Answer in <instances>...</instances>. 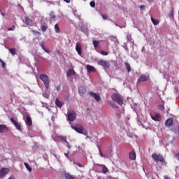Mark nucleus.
I'll use <instances>...</instances> for the list:
<instances>
[{"label": "nucleus", "instance_id": "obj_1", "mask_svg": "<svg viewBox=\"0 0 179 179\" xmlns=\"http://www.w3.org/2000/svg\"><path fill=\"white\" fill-rule=\"evenodd\" d=\"M73 129H74L76 132H78V134H82L83 135H85L87 136L88 134L87 131L83 128V126L81 124H75L74 126H72Z\"/></svg>", "mask_w": 179, "mask_h": 179}, {"label": "nucleus", "instance_id": "obj_2", "mask_svg": "<svg viewBox=\"0 0 179 179\" xmlns=\"http://www.w3.org/2000/svg\"><path fill=\"white\" fill-rule=\"evenodd\" d=\"M111 99L113 101H115V103H117L119 104V106H122L124 104V100L122 99V97L120 96V94H113L111 96Z\"/></svg>", "mask_w": 179, "mask_h": 179}, {"label": "nucleus", "instance_id": "obj_3", "mask_svg": "<svg viewBox=\"0 0 179 179\" xmlns=\"http://www.w3.org/2000/svg\"><path fill=\"white\" fill-rule=\"evenodd\" d=\"M40 79L43 83L45 89H49L50 87V78H48V76L46 74H41L40 75Z\"/></svg>", "mask_w": 179, "mask_h": 179}, {"label": "nucleus", "instance_id": "obj_4", "mask_svg": "<svg viewBox=\"0 0 179 179\" xmlns=\"http://www.w3.org/2000/svg\"><path fill=\"white\" fill-rule=\"evenodd\" d=\"M67 120L70 122H73L76 120V112L73 110H71L70 112H68L67 113Z\"/></svg>", "mask_w": 179, "mask_h": 179}, {"label": "nucleus", "instance_id": "obj_5", "mask_svg": "<svg viewBox=\"0 0 179 179\" xmlns=\"http://www.w3.org/2000/svg\"><path fill=\"white\" fill-rule=\"evenodd\" d=\"M152 159H153L155 162H159L160 163H164V157L163 155L160 154H152L151 155Z\"/></svg>", "mask_w": 179, "mask_h": 179}, {"label": "nucleus", "instance_id": "obj_6", "mask_svg": "<svg viewBox=\"0 0 179 179\" xmlns=\"http://www.w3.org/2000/svg\"><path fill=\"white\" fill-rule=\"evenodd\" d=\"M24 115H26V125H27V127H31V125H33V121L31 120V117H30V115H29V113H27V112H25V115H24Z\"/></svg>", "mask_w": 179, "mask_h": 179}, {"label": "nucleus", "instance_id": "obj_7", "mask_svg": "<svg viewBox=\"0 0 179 179\" xmlns=\"http://www.w3.org/2000/svg\"><path fill=\"white\" fill-rule=\"evenodd\" d=\"M99 65H101V66H103V68H110V62L106 61V60H99L98 62Z\"/></svg>", "mask_w": 179, "mask_h": 179}, {"label": "nucleus", "instance_id": "obj_8", "mask_svg": "<svg viewBox=\"0 0 179 179\" xmlns=\"http://www.w3.org/2000/svg\"><path fill=\"white\" fill-rule=\"evenodd\" d=\"M147 80H149V76L143 74L139 76L137 82L138 83H141V82H146Z\"/></svg>", "mask_w": 179, "mask_h": 179}, {"label": "nucleus", "instance_id": "obj_9", "mask_svg": "<svg viewBox=\"0 0 179 179\" xmlns=\"http://www.w3.org/2000/svg\"><path fill=\"white\" fill-rule=\"evenodd\" d=\"M89 94L91 97H93L96 100V101H100L101 100V98L100 97V95L99 94L94 93L93 92H90Z\"/></svg>", "mask_w": 179, "mask_h": 179}, {"label": "nucleus", "instance_id": "obj_10", "mask_svg": "<svg viewBox=\"0 0 179 179\" xmlns=\"http://www.w3.org/2000/svg\"><path fill=\"white\" fill-rule=\"evenodd\" d=\"M10 121L12 122V124H13L18 131H22V127L18 122H16V120H15V119L10 118Z\"/></svg>", "mask_w": 179, "mask_h": 179}, {"label": "nucleus", "instance_id": "obj_11", "mask_svg": "<svg viewBox=\"0 0 179 179\" xmlns=\"http://www.w3.org/2000/svg\"><path fill=\"white\" fill-rule=\"evenodd\" d=\"M92 44L94 45V48H95L97 52L100 51V41H93Z\"/></svg>", "mask_w": 179, "mask_h": 179}, {"label": "nucleus", "instance_id": "obj_12", "mask_svg": "<svg viewBox=\"0 0 179 179\" xmlns=\"http://www.w3.org/2000/svg\"><path fill=\"white\" fill-rule=\"evenodd\" d=\"M9 173V169L8 168H1L0 170V178L5 177L6 174Z\"/></svg>", "mask_w": 179, "mask_h": 179}, {"label": "nucleus", "instance_id": "obj_13", "mask_svg": "<svg viewBox=\"0 0 179 179\" xmlns=\"http://www.w3.org/2000/svg\"><path fill=\"white\" fill-rule=\"evenodd\" d=\"M173 124H174V121L173 120V118H169L165 122L166 127H173Z\"/></svg>", "mask_w": 179, "mask_h": 179}, {"label": "nucleus", "instance_id": "obj_14", "mask_svg": "<svg viewBox=\"0 0 179 179\" xmlns=\"http://www.w3.org/2000/svg\"><path fill=\"white\" fill-rule=\"evenodd\" d=\"M76 50L77 51L78 55H82V45L79 43L76 44Z\"/></svg>", "mask_w": 179, "mask_h": 179}, {"label": "nucleus", "instance_id": "obj_15", "mask_svg": "<svg viewBox=\"0 0 179 179\" xmlns=\"http://www.w3.org/2000/svg\"><path fill=\"white\" fill-rule=\"evenodd\" d=\"M8 131H9V129H8V127H6V125L0 124V134L8 132Z\"/></svg>", "mask_w": 179, "mask_h": 179}, {"label": "nucleus", "instance_id": "obj_16", "mask_svg": "<svg viewBox=\"0 0 179 179\" xmlns=\"http://www.w3.org/2000/svg\"><path fill=\"white\" fill-rule=\"evenodd\" d=\"M153 121H160L162 120V115L159 113H155V115L151 116Z\"/></svg>", "mask_w": 179, "mask_h": 179}, {"label": "nucleus", "instance_id": "obj_17", "mask_svg": "<svg viewBox=\"0 0 179 179\" xmlns=\"http://www.w3.org/2000/svg\"><path fill=\"white\" fill-rule=\"evenodd\" d=\"M72 75H76V72H75V70L73 69H69L66 71L67 78H69V76H72Z\"/></svg>", "mask_w": 179, "mask_h": 179}, {"label": "nucleus", "instance_id": "obj_18", "mask_svg": "<svg viewBox=\"0 0 179 179\" xmlns=\"http://www.w3.org/2000/svg\"><path fill=\"white\" fill-rule=\"evenodd\" d=\"M78 91L80 95L84 96L86 93V88L85 87H80Z\"/></svg>", "mask_w": 179, "mask_h": 179}, {"label": "nucleus", "instance_id": "obj_19", "mask_svg": "<svg viewBox=\"0 0 179 179\" xmlns=\"http://www.w3.org/2000/svg\"><path fill=\"white\" fill-rule=\"evenodd\" d=\"M129 159L130 160H136V153L135 152L132 151L129 153Z\"/></svg>", "mask_w": 179, "mask_h": 179}, {"label": "nucleus", "instance_id": "obj_20", "mask_svg": "<svg viewBox=\"0 0 179 179\" xmlns=\"http://www.w3.org/2000/svg\"><path fill=\"white\" fill-rule=\"evenodd\" d=\"M55 105L59 107V108H61V107H62V106H64V102L60 101L59 99H58V98H57L55 99Z\"/></svg>", "mask_w": 179, "mask_h": 179}, {"label": "nucleus", "instance_id": "obj_21", "mask_svg": "<svg viewBox=\"0 0 179 179\" xmlns=\"http://www.w3.org/2000/svg\"><path fill=\"white\" fill-rule=\"evenodd\" d=\"M87 72H96V69L93 66L87 65Z\"/></svg>", "mask_w": 179, "mask_h": 179}, {"label": "nucleus", "instance_id": "obj_22", "mask_svg": "<svg viewBox=\"0 0 179 179\" xmlns=\"http://www.w3.org/2000/svg\"><path fill=\"white\" fill-rule=\"evenodd\" d=\"M25 23H27V24H28L29 26H31V23H33V20L25 17Z\"/></svg>", "mask_w": 179, "mask_h": 179}, {"label": "nucleus", "instance_id": "obj_23", "mask_svg": "<svg viewBox=\"0 0 179 179\" xmlns=\"http://www.w3.org/2000/svg\"><path fill=\"white\" fill-rule=\"evenodd\" d=\"M124 65L126 66V69L127 72H131L132 71V69H131V65L127 62H124Z\"/></svg>", "mask_w": 179, "mask_h": 179}, {"label": "nucleus", "instance_id": "obj_24", "mask_svg": "<svg viewBox=\"0 0 179 179\" xmlns=\"http://www.w3.org/2000/svg\"><path fill=\"white\" fill-rule=\"evenodd\" d=\"M151 21L153 23L154 26H157V24H159V20H157L153 17H151Z\"/></svg>", "mask_w": 179, "mask_h": 179}, {"label": "nucleus", "instance_id": "obj_25", "mask_svg": "<svg viewBox=\"0 0 179 179\" xmlns=\"http://www.w3.org/2000/svg\"><path fill=\"white\" fill-rule=\"evenodd\" d=\"M26 169L28 170V171H29V173H31V167H30V165H29V164H27V162H24V163Z\"/></svg>", "mask_w": 179, "mask_h": 179}, {"label": "nucleus", "instance_id": "obj_26", "mask_svg": "<svg viewBox=\"0 0 179 179\" xmlns=\"http://www.w3.org/2000/svg\"><path fill=\"white\" fill-rule=\"evenodd\" d=\"M55 33H59V31H61V29H59V25H58V24H55Z\"/></svg>", "mask_w": 179, "mask_h": 179}, {"label": "nucleus", "instance_id": "obj_27", "mask_svg": "<svg viewBox=\"0 0 179 179\" xmlns=\"http://www.w3.org/2000/svg\"><path fill=\"white\" fill-rule=\"evenodd\" d=\"M49 16H50V19H55V17H57L54 11H51L49 14Z\"/></svg>", "mask_w": 179, "mask_h": 179}, {"label": "nucleus", "instance_id": "obj_28", "mask_svg": "<svg viewBox=\"0 0 179 179\" xmlns=\"http://www.w3.org/2000/svg\"><path fill=\"white\" fill-rule=\"evenodd\" d=\"M9 52H10V54H12V55H16V49L10 48L9 49Z\"/></svg>", "mask_w": 179, "mask_h": 179}, {"label": "nucleus", "instance_id": "obj_29", "mask_svg": "<svg viewBox=\"0 0 179 179\" xmlns=\"http://www.w3.org/2000/svg\"><path fill=\"white\" fill-rule=\"evenodd\" d=\"M65 178L66 179H75V178L73 176H72V175H71L69 173H66L65 175Z\"/></svg>", "mask_w": 179, "mask_h": 179}, {"label": "nucleus", "instance_id": "obj_30", "mask_svg": "<svg viewBox=\"0 0 179 179\" xmlns=\"http://www.w3.org/2000/svg\"><path fill=\"white\" fill-rule=\"evenodd\" d=\"M32 33L34 34V36H38V37H40V36H41V33L38 31L33 30Z\"/></svg>", "mask_w": 179, "mask_h": 179}, {"label": "nucleus", "instance_id": "obj_31", "mask_svg": "<svg viewBox=\"0 0 179 179\" xmlns=\"http://www.w3.org/2000/svg\"><path fill=\"white\" fill-rule=\"evenodd\" d=\"M41 46L42 47V49L45 52H48V54H50V50L48 49H46L45 47H44V45L42 43L41 44Z\"/></svg>", "mask_w": 179, "mask_h": 179}, {"label": "nucleus", "instance_id": "obj_32", "mask_svg": "<svg viewBox=\"0 0 179 179\" xmlns=\"http://www.w3.org/2000/svg\"><path fill=\"white\" fill-rule=\"evenodd\" d=\"M42 31H47L48 29V25H43L41 27Z\"/></svg>", "mask_w": 179, "mask_h": 179}, {"label": "nucleus", "instance_id": "obj_33", "mask_svg": "<svg viewBox=\"0 0 179 179\" xmlns=\"http://www.w3.org/2000/svg\"><path fill=\"white\" fill-rule=\"evenodd\" d=\"M102 172L103 173H108V169L104 165L103 166Z\"/></svg>", "mask_w": 179, "mask_h": 179}, {"label": "nucleus", "instance_id": "obj_34", "mask_svg": "<svg viewBox=\"0 0 179 179\" xmlns=\"http://www.w3.org/2000/svg\"><path fill=\"white\" fill-rule=\"evenodd\" d=\"M101 17L103 19V20H107V19H108V15L107 14H102Z\"/></svg>", "mask_w": 179, "mask_h": 179}, {"label": "nucleus", "instance_id": "obj_35", "mask_svg": "<svg viewBox=\"0 0 179 179\" xmlns=\"http://www.w3.org/2000/svg\"><path fill=\"white\" fill-rule=\"evenodd\" d=\"M99 52H100L101 54V55H108V52H106L104 50H101V51L99 50Z\"/></svg>", "mask_w": 179, "mask_h": 179}, {"label": "nucleus", "instance_id": "obj_36", "mask_svg": "<svg viewBox=\"0 0 179 179\" xmlns=\"http://www.w3.org/2000/svg\"><path fill=\"white\" fill-rule=\"evenodd\" d=\"M174 16V9H172L169 13V17H173Z\"/></svg>", "mask_w": 179, "mask_h": 179}, {"label": "nucleus", "instance_id": "obj_37", "mask_svg": "<svg viewBox=\"0 0 179 179\" xmlns=\"http://www.w3.org/2000/svg\"><path fill=\"white\" fill-rule=\"evenodd\" d=\"M60 138L62 139V141H64L66 143H68V141H66V136H62L60 137Z\"/></svg>", "mask_w": 179, "mask_h": 179}, {"label": "nucleus", "instance_id": "obj_38", "mask_svg": "<svg viewBox=\"0 0 179 179\" xmlns=\"http://www.w3.org/2000/svg\"><path fill=\"white\" fill-rule=\"evenodd\" d=\"M90 5L91 8H94V6H96V3L94 1H91L90 3Z\"/></svg>", "mask_w": 179, "mask_h": 179}, {"label": "nucleus", "instance_id": "obj_39", "mask_svg": "<svg viewBox=\"0 0 179 179\" xmlns=\"http://www.w3.org/2000/svg\"><path fill=\"white\" fill-rule=\"evenodd\" d=\"M15 25H13L11 27L8 28V31H12L15 30Z\"/></svg>", "mask_w": 179, "mask_h": 179}, {"label": "nucleus", "instance_id": "obj_40", "mask_svg": "<svg viewBox=\"0 0 179 179\" xmlns=\"http://www.w3.org/2000/svg\"><path fill=\"white\" fill-rule=\"evenodd\" d=\"M0 62H1V64L2 68H5V65H6V64H5V62H3V60L1 59Z\"/></svg>", "mask_w": 179, "mask_h": 179}, {"label": "nucleus", "instance_id": "obj_41", "mask_svg": "<svg viewBox=\"0 0 179 179\" xmlns=\"http://www.w3.org/2000/svg\"><path fill=\"white\" fill-rule=\"evenodd\" d=\"M56 90H57V92H59V90H61V86L57 85V87H56Z\"/></svg>", "mask_w": 179, "mask_h": 179}, {"label": "nucleus", "instance_id": "obj_42", "mask_svg": "<svg viewBox=\"0 0 179 179\" xmlns=\"http://www.w3.org/2000/svg\"><path fill=\"white\" fill-rule=\"evenodd\" d=\"M76 164H77V166H78V167H84V166L82 165V164H80L79 162H77Z\"/></svg>", "mask_w": 179, "mask_h": 179}, {"label": "nucleus", "instance_id": "obj_43", "mask_svg": "<svg viewBox=\"0 0 179 179\" xmlns=\"http://www.w3.org/2000/svg\"><path fill=\"white\" fill-rule=\"evenodd\" d=\"M116 116L117 117V118H121V113H116Z\"/></svg>", "mask_w": 179, "mask_h": 179}, {"label": "nucleus", "instance_id": "obj_44", "mask_svg": "<svg viewBox=\"0 0 179 179\" xmlns=\"http://www.w3.org/2000/svg\"><path fill=\"white\" fill-rule=\"evenodd\" d=\"M64 156H66V157H68V156H69V151H68L67 152H65Z\"/></svg>", "mask_w": 179, "mask_h": 179}, {"label": "nucleus", "instance_id": "obj_45", "mask_svg": "<svg viewBox=\"0 0 179 179\" xmlns=\"http://www.w3.org/2000/svg\"><path fill=\"white\" fill-rule=\"evenodd\" d=\"M175 157L177 159V160H179V153L176 154Z\"/></svg>", "mask_w": 179, "mask_h": 179}, {"label": "nucleus", "instance_id": "obj_46", "mask_svg": "<svg viewBox=\"0 0 179 179\" xmlns=\"http://www.w3.org/2000/svg\"><path fill=\"white\" fill-rule=\"evenodd\" d=\"M66 143V145H67V148H69V149H71V145H69V143L67 141V143Z\"/></svg>", "mask_w": 179, "mask_h": 179}, {"label": "nucleus", "instance_id": "obj_47", "mask_svg": "<svg viewBox=\"0 0 179 179\" xmlns=\"http://www.w3.org/2000/svg\"><path fill=\"white\" fill-rule=\"evenodd\" d=\"M140 9H145V5H141L140 6Z\"/></svg>", "mask_w": 179, "mask_h": 179}, {"label": "nucleus", "instance_id": "obj_48", "mask_svg": "<svg viewBox=\"0 0 179 179\" xmlns=\"http://www.w3.org/2000/svg\"><path fill=\"white\" fill-rule=\"evenodd\" d=\"M64 2H66L67 3H69V2H71V0H64Z\"/></svg>", "mask_w": 179, "mask_h": 179}, {"label": "nucleus", "instance_id": "obj_49", "mask_svg": "<svg viewBox=\"0 0 179 179\" xmlns=\"http://www.w3.org/2000/svg\"><path fill=\"white\" fill-rule=\"evenodd\" d=\"M8 179H15L14 177H10Z\"/></svg>", "mask_w": 179, "mask_h": 179}, {"label": "nucleus", "instance_id": "obj_50", "mask_svg": "<svg viewBox=\"0 0 179 179\" xmlns=\"http://www.w3.org/2000/svg\"><path fill=\"white\" fill-rule=\"evenodd\" d=\"M148 2H153V0H148Z\"/></svg>", "mask_w": 179, "mask_h": 179}, {"label": "nucleus", "instance_id": "obj_51", "mask_svg": "<svg viewBox=\"0 0 179 179\" xmlns=\"http://www.w3.org/2000/svg\"><path fill=\"white\" fill-rule=\"evenodd\" d=\"M162 110H164V107L163 106H161Z\"/></svg>", "mask_w": 179, "mask_h": 179}, {"label": "nucleus", "instance_id": "obj_52", "mask_svg": "<svg viewBox=\"0 0 179 179\" xmlns=\"http://www.w3.org/2000/svg\"><path fill=\"white\" fill-rule=\"evenodd\" d=\"M101 156H102V157H103V154H102V153H101Z\"/></svg>", "mask_w": 179, "mask_h": 179}, {"label": "nucleus", "instance_id": "obj_53", "mask_svg": "<svg viewBox=\"0 0 179 179\" xmlns=\"http://www.w3.org/2000/svg\"><path fill=\"white\" fill-rule=\"evenodd\" d=\"M0 61H1V59H0Z\"/></svg>", "mask_w": 179, "mask_h": 179}]
</instances>
